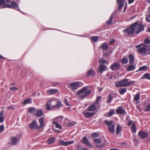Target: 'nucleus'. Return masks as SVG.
Returning <instances> with one entry per match:
<instances>
[{"instance_id": "obj_1", "label": "nucleus", "mask_w": 150, "mask_h": 150, "mask_svg": "<svg viewBox=\"0 0 150 150\" xmlns=\"http://www.w3.org/2000/svg\"><path fill=\"white\" fill-rule=\"evenodd\" d=\"M144 29V26L142 23L138 24V22L136 21L124 30L123 32L124 33H127V35H131L134 34L135 32L137 34L143 31Z\"/></svg>"}, {"instance_id": "obj_2", "label": "nucleus", "mask_w": 150, "mask_h": 150, "mask_svg": "<svg viewBox=\"0 0 150 150\" xmlns=\"http://www.w3.org/2000/svg\"><path fill=\"white\" fill-rule=\"evenodd\" d=\"M88 88V86H85L77 92V94L78 95H81L85 92L83 94L81 95L80 97L81 99H84L86 97L88 96L91 93V91L90 90H89L85 92Z\"/></svg>"}, {"instance_id": "obj_3", "label": "nucleus", "mask_w": 150, "mask_h": 150, "mask_svg": "<svg viewBox=\"0 0 150 150\" xmlns=\"http://www.w3.org/2000/svg\"><path fill=\"white\" fill-rule=\"evenodd\" d=\"M28 127L31 129H40V127L38 125V123L36 121L33 120L28 125Z\"/></svg>"}, {"instance_id": "obj_4", "label": "nucleus", "mask_w": 150, "mask_h": 150, "mask_svg": "<svg viewBox=\"0 0 150 150\" xmlns=\"http://www.w3.org/2000/svg\"><path fill=\"white\" fill-rule=\"evenodd\" d=\"M128 81L127 79H123L117 83L115 85V86L117 88L121 87H126L127 82Z\"/></svg>"}, {"instance_id": "obj_5", "label": "nucleus", "mask_w": 150, "mask_h": 150, "mask_svg": "<svg viewBox=\"0 0 150 150\" xmlns=\"http://www.w3.org/2000/svg\"><path fill=\"white\" fill-rule=\"evenodd\" d=\"M19 141L20 140L17 138L12 137L10 138V141L8 144L11 146H15L17 144L18 142L19 143Z\"/></svg>"}, {"instance_id": "obj_6", "label": "nucleus", "mask_w": 150, "mask_h": 150, "mask_svg": "<svg viewBox=\"0 0 150 150\" xmlns=\"http://www.w3.org/2000/svg\"><path fill=\"white\" fill-rule=\"evenodd\" d=\"M139 138L142 139L146 138L149 135L148 133L142 131H140L138 133Z\"/></svg>"}, {"instance_id": "obj_7", "label": "nucleus", "mask_w": 150, "mask_h": 150, "mask_svg": "<svg viewBox=\"0 0 150 150\" xmlns=\"http://www.w3.org/2000/svg\"><path fill=\"white\" fill-rule=\"evenodd\" d=\"M79 83V82L71 83L69 84V87L71 88L73 91H75L78 88Z\"/></svg>"}, {"instance_id": "obj_8", "label": "nucleus", "mask_w": 150, "mask_h": 150, "mask_svg": "<svg viewBox=\"0 0 150 150\" xmlns=\"http://www.w3.org/2000/svg\"><path fill=\"white\" fill-rule=\"evenodd\" d=\"M81 142L83 144H86L90 148L93 147L92 145L89 142L86 136H84L82 139Z\"/></svg>"}, {"instance_id": "obj_9", "label": "nucleus", "mask_w": 150, "mask_h": 150, "mask_svg": "<svg viewBox=\"0 0 150 150\" xmlns=\"http://www.w3.org/2000/svg\"><path fill=\"white\" fill-rule=\"evenodd\" d=\"M10 8H12L18 10L21 13L23 12L19 8L18 6L16 3L14 1H12L10 4Z\"/></svg>"}, {"instance_id": "obj_10", "label": "nucleus", "mask_w": 150, "mask_h": 150, "mask_svg": "<svg viewBox=\"0 0 150 150\" xmlns=\"http://www.w3.org/2000/svg\"><path fill=\"white\" fill-rule=\"evenodd\" d=\"M120 67V64L116 62H114L110 67V68L112 71L117 70Z\"/></svg>"}, {"instance_id": "obj_11", "label": "nucleus", "mask_w": 150, "mask_h": 150, "mask_svg": "<svg viewBox=\"0 0 150 150\" xmlns=\"http://www.w3.org/2000/svg\"><path fill=\"white\" fill-rule=\"evenodd\" d=\"M122 108L123 106H121L117 108L116 110V113L117 114H120L121 115L124 114L125 113L127 114V113L125 110L124 109H123Z\"/></svg>"}, {"instance_id": "obj_12", "label": "nucleus", "mask_w": 150, "mask_h": 150, "mask_svg": "<svg viewBox=\"0 0 150 150\" xmlns=\"http://www.w3.org/2000/svg\"><path fill=\"white\" fill-rule=\"evenodd\" d=\"M74 142V140L65 142L63 140H62L59 142V144L60 145L66 146L73 144Z\"/></svg>"}, {"instance_id": "obj_13", "label": "nucleus", "mask_w": 150, "mask_h": 150, "mask_svg": "<svg viewBox=\"0 0 150 150\" xmlns=\"http://www.w3.org/2000/svg\"><path fill=\"white\" fill-rule=\"evenodd\" d=\"M126 0H117V3L118 4V10H121L124 5V3Z\"/></svg>"}, {"instance_id": "obj_14", "label": "nucleus", "mask_w": 150, "mask_h": 150, "mask_svg": "<svg viewBox=\"0 0 150 150\" xmlns=\"http://www.w3.org/2000/svg\"><path fill=\"white\" fill-rule=\"evenodd\" d=\"M108 48V45L107 42H105L102 44L99 47V48L103 50V52L107 50Z\"/></svg>"}, {"instance_id": "obj_15", "label": "nucleus", "mask_w": 150, "mask_h": 150, "mask_svg": "<svg viewBox=\"0 0 150 150\" xmlns=\"http://www.w3.org/2000/svg\"><path fill=\"white\" fill-rule=\"evenodd\" d=\"M96 108L95 103H93L88 107L87 110L89 111H94L96 110Z\"/></svg>"}, {"instance_id": "obj_16", "label": "nucleus", "mask_w": 150, "mask_h": 150, "mask_svg": "<svg viewBox=\"0 0 150 150\" xmlns=\"http://www.w3.org/2000/svg\"><path fill=\"white\" fill-rule=\"evenodd\" d=\"M106 67L104 64H101L98 68V72L99 73H101L105 71Z\"/></svg>"}, {"instance_id": "obj_17", "label": "nucleus", "mask_w": 150, "mask_h": 150, "mask_svg": "<svg viewBox=\"0 0 150 150\" xmlns=\"http://www.w3.org/2000/svg\"><path fill=\"white\" fill-rule=\"evenodd\" d=\"M83 114L84 116L87 118H91L95 115V113L94 112H86Z\"/></svg>"}, {"instance_id": "obj_18", "label": "nucleus", "mask_w": 150, "mask_h": 150, "mask_svg": "<svg viewBox=\"0 0 150 150\" xmlns=\"http://www.w3.org/2000/svg\"><path fill=\"white\" fill-rule=\"evenodd\" d=\"M39 123L40 124L39 126L40 129H41L44 126V117H41L38 120Z\"/></svg>"}, {"instance_id": "obj_19", "label": "nucleus", "mask_w": 150, "mask_h": 150, "mask_svg": "<svg viewBox=\"0 0 150 150\" xmlns=\"http://www.w3.org/2000/svg\"><path fill=\"white\" fill-rule=\"evenodd\" d=\"M44 113L42 110L39 109L37 111V112L35 114L37 117H40L43 116Z\"/></svg>"}, {"instance_id": "obj_20", "label": "nucleus", "mask_w": 150, "mask_h": 150, "mask_svg": "<svg viewBox=\"0 0 150 150\" xmlns=\"http://www.w3.org/2000/svg\"><path fill=\"white\" fill-rule=\"evenodd\" d=\"M108 142L106 140H105L103 143L97 145H96V147L98 148H101L108 144Z\"/></svg>"}, {"instance_id": "obj_21", "label": "nucleus", "mask_w": 150, "mask_h": 150, "mask_svg": "<svg viewBox=\"0 0 150 150\" xmlns=\"http://www.w3.org/2000/svg\"><path fill=\"white\" fill-rule=\"evenodd\" d=\"M58 92V90L55 89H52L50 90H48L47 92L49 95H53L54 94Z\"/></svg>"}, {"instance_id": "obj_22", "label": "nucleus", "mask_w": 150, "mask_h": 150, "mask_svg": "<svg viewBox=\"0 0 150 150\" xmlns=\"http://www.w3.org/2000/svg\"><path fill=\"white\" fill-rule=\"evenodd\" d=\"M86 73L88 76H95V72L93 70L92 68H91L89 70L86 72Z\"/></svg>"}, {"instance_id": "obj_23", "label": "nucleus", "mask_w": 150, "mask_h": 150, "mask_svg": "<svg viewBox=\"0 0 150 150\" xmlns=\"http://www.w3.org/2000/svg\"><path fill=\"white\" fill-rule=\"evenodd\" d=\"M141 79H147L148 80H150V74L148 73H145L143 76L141 77Z\"/></svg>"}, {"instance_id": "obj_24", "label": "nucleus", "mask_w": 150, "mask_h": 150, "mask_svg": "<svg viewBox=\"0 0 150 150\" xmlns=\"http://www.w3.org/2000/svg\"><path fill=\"white\" fill-rule=\"evenodd\" d=\"M62 106V105L61 102L58 101L56 105H53L52 106V108L55 109H58V108L61 107Z\"/></svg>"}, {"instance_id": "obj_25", "label": "nucleus", "mask_w": 150, "mask_h": 150, "mask_svg": "<svg viewBox=\"0 0 150 150\" xmlns=\"http://www.w3.org/2000/svg\"><path fill=\"white\" fill-rule=\"evenodd\" d=\"M136 125L135 124L133 123L131 127V129L132 132L134 133H135L136 132L137 129L136 128Z\"/></svg>"}, {"instance_id": "obj_26", "label": "nucleus", "mask_w": 150, "mask_h": 150, "mask_svg": "<svg viewBox=\"0 0 150 150\" xmlns=\"http://www.w3.org/2000/svg\"><path fill=\"white\" fill-rule=\"evenodd\" d=\"M136 68L135 65H134L133 64H131L129 66L126 70L127 71H130L134 70Z\"/></svg>"}, {"instance_id": "obj_27", "label": "nucleus", "mask_w": 150, "mask_h": 150, "mask_svg": "<svg viewBox=\"0 0 150 150\" xmlns=\"http://www.w3.org/2000/svg\"><path fill=\"white\" fill-rule=\"evenodd\" d=\"M122 127L120 124L117 125L116 128V134H119L121 131Z\"/></svg>"}, {"instance_id": "obj_28", "label": "nucleus", "mask_w": 150, "mask_h": 150, "mask_svg": "<svg viewBox=\"0 0 150 150\" xmlns=\"http://www.w3.org/2000/svg\"><path fill=\"white\" fill-rule=\"evenodd\" d=\"M146 48L145 47H142L138 50V52L139 53L142 54L146 52Z\"/></svg>"}, {"instance_id": "obj_29", "label": "nucleus", "mask_w": 150, "mask_h": 150, "mask_svg": "<svg viewBox=\"0 0 150 150\" xmlns=\"http://www.w3.org/2000/svg\"><path fill=\"white\" fill-rule=\"evenodd\" d=\"M32 103V99L30 98H28L24 100L23 102V104L26 105L27 104L31 103Z\"/></svg>"}, {"instance_id": "obj_30", "label": "nucleus", "mask_w": 150, "mask_h": 150, "mask_svg": "<svg viewBox=\"0 0 150 150\" xmlns=\"http://www.w3.org/2000/svg\"><path fill=\"white\" fill-rule=\"evenodd\" d=\"M129 63L130 64H132L134 62V57L132 54H131L129 55L128 57Z\"/></svg>"}, {"instance_id": "obj_31", "label": "nucleus", "mask_w": 150, "mask_h": 150, "mask_svg": "<svg viewBox=\"0 0 150 150\" xmlns=\"http://www.w3.org/2000/svg\"><path fill=\"white\" fill-rule=\"evenodd\" d=\"M108 131L112 133H113L115 132V125H112L111 127H109L108 128Z\"/></svg>"}, {"instance_id": "obj_32", "label": "nucleus", "mask_w": 150, "mask_h": 150, "mask_svg": "<svg viewBox=\"0 0 150 150\" xmlns=\"http://www.w3.org/2000/svg\"><path fill=\"white\" fill-rule=\"evenodd\" d=\"M127 91L126 88H120L118 90V92L121 95H123Z\"/></svg>"}, {"instance_id": "obj_33", "label": "nucleus", "mask_w": 150, "mask_h": 150, "mask_svg": "<svg viewBox=\"0 0 150 150\" xmlns=\"http://www.w3.org/2000/svg\"><path fill=\"white\" fill-rule=\"evenodd\" d=\"M128 62V59L127 57L123 58L121 60V63L123 64H126Z\"/></svg>"}, {"instance_id": "obj_34", "label": "nucleus", "mask_w": 150, "mask_h": 150, "mask_svg": "<svg viewBox=\"0 0 150 150\" xmlns=\"http://www.w3.org/2000/svg\"><path fill=\"white\" fill-rule=\"evenodd\" d=\"M93 140L94 143L96 144H100L102 142V139L101 138H94Z\"/></svg>"}, {"instance_id": "obj_35", "label": "nucleus", "mask_w": 150, "mask_h": 150, "mask_svg": "<svg viewBox=\"0 0 150 150\" xmlns=\"http://www.w3.org/2000/svg\"><path fill=\"white\" fill-rule=\"evenodd\" d=\"M52 124L55 125V127L59 129H62V127L61 125L58 123L57 121H53L52 122Z\"/></svg>"}, {"instance_id": "obj_36", "label": "nucleus", "mask_w": 150, "mask_h": 150, "mask_svg": "<svg viewBox=\"0 0 150 150\" xmlns=\"http://www.w3.org/2000/svg\"><path fill=\"white\" fill-rule=\"evenodd\" d=\"M107 98L108 99V100L107 101V103L109 104L110 103L112 100V96L111 94H110L109 96L107 97Z\"/></svg>"}, {"instance_id": "obj_37", "label": "nucleus", "mask_w": 150, "mask_h": 150, "mask_svg": "<svg viewBox=\"0 0 150 150\" xmlns=\"http://www.w3.org/2000/svg\"><path fill=\"white\" fill-rule=\"evenodd\" d=\"M113 15L114 14H112L111 15L109 19L106 22V23L107 24L109 25L112 23V19L113 18Z\"/></svg>"}, {"instance_id": "obj_38", "label": "nucleus", "mask_w": 150, "mask_h": 150, "mask_svg": "<svg viewBox=\"0 0 150 150\" xmlns=\"http://www.w3.org/2000/svg\"><path fill=\"white\" fill-rule=\"evenodd\" d=\"M54 139L53 137L49 138L48 139V143L49 144H53L54 142Z\"/></svg>"}, {"instance_id": "obj_39", "label": "nucleus", "mask_w": 150, "mask_h": 150, "mask_svg": "<svg viewBox=\"0 0 150 150\" xmlns=\"http://www.w3.org/2000/svg\"><path fill=\"white\" fill-rule=\"evenodd\" d=\"M140 98V96L139 93H137L134 96V100L137 101L139 100Z\"/></svg>"}, {"instance_id": "obj_40", "label": "nucleus", "mask_w": 150, "mask_h": 150, "mask_svg": "<svg viewBox=\"0 0 150 150\" xmlns=\"http://www.w3.org/2000/svg\"><path fill=\"white\" fill-rule=\"evenodd\" d=\"M91 38L92 40L94 42H97L99 39V37L97 36L94 37L91 36Z\"/></svg>"}, {"instance_id": "obj_41", "label": "nucleus", "mask_w": 150, "mask_h": 150, "mask_svg": "<svg viewBox=\"0 0 150 150\" xmlns=\"http://www.w3.org/2000/svg\"><path fill=\"white\" fill-rule=\"evenodd\" d=\"M105 123L108 126H110L112 125L113 122L112 121H108V120H106L104 121Z\"/></svg>"}, {"instance_id": "obj_42", "label": "nucleus", "mask_w": 150, "mask_h": 150, "mask_svg": "<svg viewBox=\"0 0 150 150\" xmlns=\"http://www.w3.org/2000/svg\"><path fill=\"white\" fill-rule=\"evenodd\" d=\"M76 122L75 121H73L71 122H70L67 125V126L68 127H71L76 125Z\"/></svg>"}, {"instance_id": "obj_43", "label": "nucleus", "mask_w": 150, "mask_h": 150, "mask_svg": "<svg viewBox=\"0 0 150 150\" xmlns=\"http://www.w3.org/2000/svg\"><path fill=\"white\" fill-rule=\"evenodd\" d=\"M147 67V66H144L142 67H139V70L137 71L144 70L146 69Z\"/></svg>"}, {"instance_id": "obj_44", "label": "nucleus", "mask_w": 150, "mask_h": 150, "mask_svg": "<svg viewBox=\"0 0 150 150\" xmlns=\"http://www.w3.org/2000/svg\"><path fill=\"white\" fill-rule=\"evenodd\" d=\"M144 44L146 45L150 44V39L149 38H146L145 39L144 41Z\"/></svg>"}, {"instance_id": "obj_45", "label": "nucleus", "mask_w": 150, "mask_h": 150, "mask_svg": "<svg viewBox=\"0 0 150 150\" xmlns=\"http://www.w3.org/2000/svg\"><path fill=\"white\" fill-rule=\"evenodd\" d=\"M142 46H143L144 47H147V45H145V44H144V43H142L136 46V47L137 49H139Z\"/></svg>"}, {"instance_id": "obj_46", "label": "nucleus", "mask_w": 150, "mask_h": 150, "mask_svg": "<svg viewBox=\"0 0 150 150\" xmlns=\"http://www.w3.org/2000/svg\"><path fill=\"white\" fill-rule=\"evenodd\" d=\"M91 136L93 138L98 137L99 136V134L97 132H94L91 134Z\"/></svg>"}, {"instance_id": "obj_47", "label": "nucleus", "mask_w": 150, "mask_h": 150, "mask_svg": "<svg viewBox=\"0 0 150 150\" xmlns=\"http://www.w3.org/2000/svg\"><path fill=\"white\" fill-rule=\"evenodd\" d=\"M150 110V104H148L144 109V110L145 112L149 111Z\"/></svg>"}, {"instance_id": "obj_48", "label": "nucleus", "mask_w": 150, "mask_h": 150, "mask_svg": "<svg viewBox=\"0 0 150 150\" xmlns=\"http://www.w3.org/2000/svg\"><path fill=\"white\" fill-rule=\"evenodd\" d=\"M115 112L114 110H112L109 112L108 113V117H111L112 115L115 114Z\"/></svg>"}, {"instance_id": "obj_49", "label": "nucleus", "mask_w": 150, "mask_h": 150, "mask_svg": "<svg viewBox=\"0 0 150 150\" xmlns=\"http://www.w3.org/2000/svg\"><path fill=\"white\" fill-rule=\"evenodd\" d=\"M101 98V96H97L96 99V100L95 101V103H96L97 104H98L100 103V100Z\"/></svg>"}, {"instance_id": "obj_50", "label": "nucleus", "mask_w": 150, "mask_h": 150, "mask_svg": "<svg viewBox=\"0 0 150 150\" xmlns=\"http://www.w3.org/2000/svg\"><path fill=\"white\" fill-rule=\"evenodd\" d=\"M4 124H3L0 126V134L4 132Z\"/></svg>"}, {"instance_id": "obj_51", "label": "nucleus", "mask_w": 150, "mask_h": 150, "mask_svg": "<svg viewBox=\"0 0 150 150\" xmlns=\"http://www.w3.org/2000/svg\"><path fill=\"white\" fill-rule=\"evenodd\" d=\"M135 83V81H131L129 82H127L126 83V87H127L128 86L131 85L132 84L134 83Z\"/></svg>"}, {"instance_id": "obj_52", "label": "nucleus", "mask_w": 150, "mask_h": 150, "mask_svg": "<svg viewBox=\"0 0 150 150\" xmlns=\"http://www.w3.org/2000/svg\"><path fill=\"white\" fill-rule=\"evenodd\" d=\"M99 63L101 64H107V62L104 59H101L99 60Z\"/></svg>"}, {"instance_id": "obj_53", "label": "nucleus", "mask_w": 150, "mask_h": 150, "mask_svg": "<svg viewBox=\"0 0 150 150\" xmlns=\"http://www.w3.org/2000/svg\"><path fill=\"white\" fill-rule=\"evenodd\" d=\"M35 110V108L33 107L30 108L28 110V111L30 113H31L33 112Z\"/></svg>"}, {"instance_id": "obj_54", "label": "nucleus", "mask_w": 150, "mask_h": 150, "mask_svg": "<svg viewBox=\"0 0 150 150\" xmlns=\"http://www.w3.org/2000/svg\"><path fill=\"white\" fill-rule=\"evenodd\" d=\"M47 102H48L47 101L46 104V107L45 108L46 110H50L51 109V107L49 104L47 103Z\"/></svg>"}, {"instance_id": "obj_55", "label": "nucleus", "mask_w": 150, "mask_h": 150, "mask_svg": "<svg viewBox=\"0 0 150 150\" xmlns=\"http://www.w3.org/2000/svg\"><path fill=\"white\" fill-rule=\"evenodd\" d=\"M103 30V29H98L95 30L94 33L96 34H98V33L100 32L102 30Z\"/></svg>"}, {"instance_id": "obj_56", "label": "nucleus", "mask_w": 150, "mask_h": 150, "mask_svg": "<svg viewBox=\"0 0 150 150\" xmlns=\"http://www.w3.org/2000/svg\"><path fill=\"white\" fill-rule=\"evenodd\" d=\"M133 142L134 143H138L139 142L138 141L137 139V137H134L133 139Z\"/></svg>"}, {"instance_id": "obj_57", "label": "nucleus", "mask_w": 150, "mask_h": 150, "mask_svg": "<svg viewBox=\"0 0 150 150\" xmlns=\"http://www.w3.org/2000/svg\"><path fill=\"white\" fill-rule=\"evenodd\" d=\"M60 83V82H53L52 83V85L53 86H55L57 85H59Z\"/></svg>"}, {"instance_id": "obj_58", "label": "nucleus", "mask_w": 150, "mask_h": 150, "mask_svg": "<svg viewBox=\"0 0 150 150\" xmlns=\"http://www.w3.org/2000/svg\"><path fill=\"white\" fill-rule=\"evenodd\" d=\"M5 3V0H0V6L4 4Z\"/></svg>"}, {"instance_id": "obj_59", "label": "nucleus", "mask_w": 150, "mask_h": 150, "mask_svg": "<svg viewBox=\"0 0 150 150\" xmlns=\"http://www.w3.org/2000/svg\"><path fill=\"white\" fill-rule=\"evenodd\" d=\"M10 89L12 91H17L18 90V88L15 87H10Z\"/></svg>"}, {"instance_id": "obj_60", "label": "nucleus", "mask_w": 150, "mask_h": 150, "mask_svg": "<svg viewBox=\"0 0 150 150\" xmlns=\"http://www.w3.org/2000/svg\"><path fill=\"white\" fill-rule=\"evenodd\" d=\"M83 147H82V146L79 145L78 146L76 147L77 150H83Z\"/></svg>"}, {"instance_id": "obj_61", "label": "nucleus", "mask_w": 150, "mask_h": 150, "mask_svg": "<svg viewBox=\"0 0 150 150\" xmlns=\"http://www.w3.org/2000/svg\"><path fill=\"white\" fill-rule=\"evenodd\" d=\"M110 73H107L106 74V75L108 76L110 75V76L109 77V79H112V78L113 77H114V76L113 75H110Z\"/></svg>"}, {"instance_id": "obj_62", "label": "nucleus", "mask_w": 150, "mask_h": 150, "mask_svg": "<svg viewBox=\"0 0 150 150\" xmlns=\"http://www.w3.org/2000/svg\"><path fill=\"white\" fill-rule=\"evenodd\" d=\"M10 8V4H4L2 8Z\"/></svg>"}, {"instance_id": "obj_63", "label": "nucleus", "mask_w": 150, "mask_h": 150, "mask_svg": "<svg viewBox=\"0 0 150 150\" xmlns=\"http://www.w3.org/2000/svg\"><path fill=\"white\" fill-rule=\"evenodd\" d=\"M64 103L66 105L68 106H70V105L67 102V99H65L64 101Z\"/></svg>"}, {"instance_id": "obj_64", "label": "nucleus", "mask_w": 150, "mask_h": 150, "mask_svg": "<svg viewBox=\"0 0 150 150\" xmlns=\"http://www.w3.org/2000/svg\"><path fill=\"white\" fill-rule=\"evenodd\" d=\"M146 20L148 22H150V14L146 17Z\"/></svg>"}]
</instances>
